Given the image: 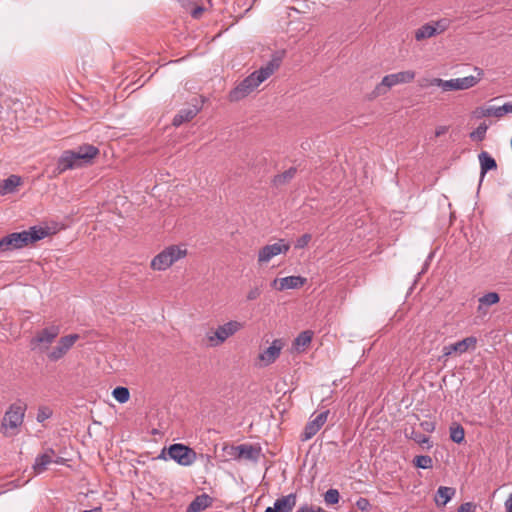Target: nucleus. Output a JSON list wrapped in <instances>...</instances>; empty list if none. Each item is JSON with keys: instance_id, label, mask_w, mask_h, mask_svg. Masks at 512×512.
Listing matches in <instances>:
<instances>
[{"instance_id": "nucleus-27", "label": "nucleus", "mask_w": 512, "mask_h": 512, "mask_svg": "<svg viewBox=\"0 0 512 512\" xmlns=\"http://www.w3.org/2000/svg\"><path fill=\"white\" fill-rule=\"evenodd\" d=\"M296 168L290 167L288 170L284 171L281 174H277L273 178V184L275 186H281L289 182L292 178H294L296 174Z\"/></svg>"}, {"instance_id": "nucleus-15", "label": "nucleus", "mask_w": 512, "mask_h": 512, "mask_svg": "<svg viewBox=\"0 0 512 512\" xmlns=\"http://www.w3.org/2000/svg\"><path fill=\"white\" fill-rule=\"evenodd\" d=\"M229 454L235 459L244 458L247 460L257 461L260 449L250 444H241L238 446H231Z\"/></svg>"}, {"instance_id": "nucleus-42", "label": "nucleus", "mask_w": 512, "mask_h": 512, "mask_svg": "<svg viewBox=\"0 0 512 512\" xmlns=\"http://www.w3.org/2000/svg\"><path fill=\"white\" fill-rule=\"evenodd\" d=\"M356 506L361 511H367L368 508L370 507V503L368 499L360 497L356 502Z\"/></svg>"}, {"instance_id": "nucleus-20", "label": "nucleus", "mask_w": 512, "mask_h": 512, "mask_svg": "<svg viewBox=\"0 0 512 512\" xmlns=\"http://www.w3.org/2000/svg\"><path fill=\"white\" fill-rule=\"evenodd\" d=\"M55 451L52 448H47L42 454L38 455L33 464L35 474H41L46 471L47 466L52 463Z\"/></svg>"}, {"instance_id": "nucleus-11", "label": "nucleus", "mask_w": 512, "mask_h": 512, "mask_svg": "<svg viewBox=\"0 0 512 512\" xmlns=\"http://www.w3.org/2000/svg\"><path fill=\"white\" fill-rule=\"evenodd\" d=\"M99 154V149L91 144H83L73 150V158L77 163V168L89 165Z\"/></svg>"}, {"instance_id": "nucleus-7", "label": "nucleus", "mask_w": 512, "mask_h": 512, "mask_svg": "<svg viewBox=\"0 0 512 512\" xmlns=\"http://www.w3.org/2000/svg\"><path fill=\"white\" fill-rule=\"evenodd\" d=\"M243 326V323L236 320H231L223 325H219L214 332L207 334L210 346L217 347L223 344L229 337L240 331Z\"/></svg>"}, {"instance_id": "nucleus-38", "label": "nucleus", "mask_w": 512, "mask_h": 512, "mask_svg": "<svg viewBox=\"0 0 512 512\" xmlns=\"http://www.w3.org/2000/svg\"><path fill=\"white\" fill-rule=\"evenodd\" d=\"M262 294V285H255L249 289L246 295L247 301H254Z\"/></svg>"}, {"instance_id": "nucleus-50", "label": "nucleus", "mask_w": 512, "mask_h": 512, "mask_svg": "<svg viewBox=\"0 0 512 512\" xmlns=\"http://www.w3.org/2000/svg\"><path fill=\"white\" fill-rule=\"evenodd\" d=\"M82 512H102V509L100 507H96L90 510H84Z\"/></svg>"}, {"instance_id": "nucleus-39", "label": "nucleus", "mask_w": 512, "mask_h": 512, "mask_svg": "<svg viewBox=\"0 0 512 512\" xmlns=\"http://www.w3.org/2000/svg\"><path fill=\"white\" fill-rule=\"evenodd\" d=\"M311 240V235L306 233L299 237L295 243V248L302 249L308 245Z\"/></svg>"}, {"instance_id": "nucleus-14", "label": "nucleus", "mask_w": 512, "mask_h": 512, "mask_svg": "<svg viewBox=\"0 0 512 512\" xmlns=\"http://www.w3.org/2000/svg\"><path fill=\"white\" fill-rule=\"evenodd\" d=\"M477 338L474 336L466 337L461 341L452 343L443 347V356L448 357L453 353L463 354L469 349H475Z\"/></svg>"}, {"instance_id": "nucleus-21", "label": "nucleus", "mask_w": 512, "mask_h": 512, "mask_svg": "<svg viewBox=\"0 0 512 512\" xmlns=\"http://www.w3.org/2000/svg\"><path fill=\"white\" fill-rule=\"evenodd\" d=\"M478 160L480 163V183H481L483 181L485 175L487 174V172L497 169V162L487 151H482L481 153H479Z\"/></svg>"}, {"instance_id": "nucleus-37", "label": "nucleus", "mask_w": 512, "mask_h": 512, "mask_svg": "<svg viewBox=\"0 0 512 512\" xmlns=\"http://www.w3.org/2000/svg\"><path fill=\"white\" fill-rule=\"evenodd\" d=\"M52 410L47 406H40L37 411L36 420L39 423H43L45 420L49 419L52 416Z\"/></svg>"}, {"instance_id": "nucleus-33", "label": "nucleus", "mask_w": 512, "mask_h": 512, "mask_svg": "<svg viewBox=\"0 0 512 512\" xmlns=\"http://www.w3.org/2000/svg\"><path fill=\"white\" fill-rule=\"evenodd\" d=\"M413 462L417 468L421 469H429L433 466L432 458L428 455L416 456Z\"/></svg>"}, {"instance_id": "nucleus-16", "label": "nucleus", "mask_w": 512, "mask_h": 512, "mask_svg": "<svg viewBox=\"0 0 512 512\" xmlns=\"http://www.w3.org/2000/svg\"><path fill=\"white\" fill-rule=\"evenodd\" d=\"M297 503V495L290 493L282 496L274 502L273 507H267L265 512H293Z\"/></svg>"}, {"instance_id": "nucleus-43", "label": "nucleus", "mask_w": 512, "mask_h": 512, "mask_svg": "<svg viewBox=\"0 0 512 512\" xmlns=\"http://www.w3.org/2000/svg\"><path fill=\"white\" fill-rule=\"evenodd\" d=\"M204 10H205V8L202 6H195L194 8L191 9L190 13L194 19H198L201 17Z\"/></svg>"}, {"instance_id": "nucleus-8", "label": "nucleus", "mask_w": 512, "mask_h": 512, "mask_svg": "<svg viewBox=\"0 0 512 512\" xmlns=\"http://www.w3.org/2000/svg\"><path fill=\"white\" fill-rule=\"evenodd\" d=\"M170 459L181 466H191L197 459L196 452L184 444H172L167 449Z\"/></svg>"}, {"instance_id": "nucleus-51", "label": "nucleus", "mask_w": 512, "mask_h": 512, "mask_svg": "<svg viewBox=\"0 0 512 512\" xmlns=\"http://www.w3.org/2000/svg\"><path fill=\"white\" fill-rule=\"evenodd\" d=\"M314 512H327L321 507H315Z\"/></svg>"}, {"instance_id": "nucleus-18", "label": "nucleus", "mask_w": 512, "mask_h": 512, "mask_svg": "<svg viewBox=\"0 0 512 512\" xmlns=\"http://www.w3.org/2000/svg\"><path fill=\"white\" fill-rule=\"evenodd\" d=\"M283 348V342L280 339H275L271 346L266 348L262 353L259 354V359L264 362V365L272 364L279 357Z\"/></svg>"}, {"instance_id": "nucleus-13", "label": "nucleus", "mask_w": 512, "mask_h": 512, "mask_svg": "<svg viewBox=\"0 0 512 512\" xmlns=\"http://www.w3.org/2000/svg\"><path fill=\"white\" fill-rule=\"evenodd\" d=\"M329 411H323L316 415L315 418L310 419L308 423L305 425V428L301 434V440L307 441L311 439L313 436L317 434V432L321 429V427L327 421Z\"/></svg>"}, {"instance_id": "nucleus-28", "label": "nucleus", "mask_w": 512, "mask_h": 512, "mask_svg": "<svg viewBox=\"0 0 512 512\" xmlns=\"http://www.w3.org/2000/svg\"><path fill=\"white\" fill-rule=\"evenodd\" d=\"M486 113L492 114V116H494L496 118H501L507 113H512V102H507L504 105L499 106V107H495V106L487 107Z\"/></svg>"}, {"instance_id": "nucleus-36", "label": "nucleus", "mask_w": 512, "mask_h": 512, "mask_svg": "<svg viewBox=\"0 0 512 512\" xmlns=\"http://www.w3.org/2000/svg\"><path fill=\"white\" fill-rule=\"evenodd\" d=\"M339 499H340V494L337 489L331 488L324 495V501L326 502V504H329V505L337 504L339 502Z\"/></svg>"}, {"instance_id": "nucleus-30", "label": "nucleus", "mask_w": 512, "mask_h": 512, "mask_svg": "<svg viewBox=\"0 0 512 512\" xmlns=\"http://www.w3.org/2000/svg\"><path fill=\"white\" fill-rule=\"evenodd\" d=\"M500 300V297L498 293L496 292H489L484 294L482 297L479 298V307L480 310L482 308V305L491 306L496 303H498Z\"/></svg>"}, {"instance_id": "nucleus-35", "label": "nucleus", "mask_w": 512, "mask_h": 512, "mask_svg": "<svg viewBox=\"0 0 512 512\" xmlns=\"http://www.w3.org/2000/svg\"><path fill=\"white\" fill-rule=\"evenodd\" d=\"M431 23H432L433 29L436 30V35H437V34H441V33L445 32L450 27L451 20H449L447 18H442V19H439V20H437L435 22H431Z\"/></svg>"}, {"instance_id": "nucleus-3", "label": "nucleus", "mask_w": 512, "mask_h": 512, "mask_svg": "<svg viewBox=\"0 0 512 512\" xmlns=\"http://www.w3.org/2000/svg\"><path fill=\"white\" fill-rule=\"evenodd\" d=\"M26 409L27 405L20 400L8 407L1 421V432L5 436H13L17 433V429L24 422Z\"/></svg>"}, {"instance_id": "nucleus-10", "label": "nucleus", "mask_w": 512, "mask_h": 512, "mask_svg": "<svg viewBox=\"0 0 512 512\" xmlns=\"http://www.w3.org/2000/svg\"><path fill=\"white\" fill-rule=\"evenodd\" d=\"M290 245L285 242L284 239H280L278 242L262 247L258 252V262L267 263L273 257L279 254H285L289 251Z\"/></svg>"}, {"instance_id": "nucleus-32", "label": "nucleus", "mask_w": 512, "mask_h": 512, "mask_svg": "<svg viewBox=\"0 0 512 512\" xmlns=\"http://www.w3.org/2000/svg\"><path fill=\"white\" fill-rule=\"evenodd\" d=\"M465 437L464 428L457 424L455 426L450 427V438L453 442L460 444Z\"/></svg>"}, {"instance_id": "nucleus-6", "label": "nucleus", "mask_w": 512, "mask_h": 512, "mask_svg": "<svg viewBox=\"0 0 512 512\" xmlns=\"http://www.w3.org/2000/svg\"><path fill=\"white\" fill-rule=\"evenodd\" d=\"M416 73L412 70L400 71L388 74L383 77L382 81L376 85L372 94L374 97L384 95L388 90L399 84H407L414 80Z\"/></svg>"}, {"instance_id": "nucleus-19", "label": "nucleus", "mask_w": 512, "mask_h": 512, "mask_svg": "<svg viewBox=\"0 0 512 512\" xmlns=\"http://www.w3.org/2000/svg\"><path fill=\"white\" fill-rule=\"evenodd\" d=\"M76 168L77 163H75L73 158V150H65L62 152V154L57 160L55 174H62L67 170H72Z\"/></svg>"}, {"instance_id": "nucleus-29", "label": "nucleus", "mask_w": 512, "mask_h": 512, "mask_svg": "<svg viewBox=\"0 0 512 512\" xmlns=\"http://www.w3.org/2000/svg\"><path fill=\"white\" fill-rule=\"evenodd\" d=\"M312 335H313L312 332L308 331V330L301 332L294 339L293 346L296 349L305 348L308 344H310V342L312 340Z\"/></svg>"}, {"instance_id": "nucleus-45", "label": "nucleus", "mask_w": 512, "mask_h": 512, "mask_svg": "<svg viewBox=\"0 0 512 512\" xmlns=\"http://www.w3.org/2000/svg\"><path fill=\"white\" fill-rule=\"evenodd\" d=\"M315 507L308 504L301 505L296 512H314Z\"/></svg>"}, {"instance_id": "nucleus-46", "label": "nucleus", "mask_w": 512, "mask_h": 512, "mask_svg": "<svg viewBox=\"0 0 512 512\" xmlns=\"http://www.w3.org/2000/svg\"><path fill=\"white\" fill-rule=\"evenodd\" d=\"M448 128L446 126H439L435 130V136L439 137L447 132Z\"/></svg>"}, {"instance_id": "nucleus-40", "label": "nucleus", "mask_w": 512, "mask_h": 512, "mask_svg": "<svg viewBox=\"0 0 512 512\" xmlns=\"http://www.w3.org/2000/svg\"><path fill=\"white\" fill-rule=\"evenodd\" d=\"M476 505L472 502H465L462 503L458 509L457 512H475Z\"/></svg>"}, {"instance_id": "nucleus-49", "label": "nucleus", "mask_w": 512, "mask_h": 512, "mask_svg": "<svg viewBox=\"0 0 512 512\" xmlns=\"http://www.w3.org/2000/svg\"><path fill=\"white\" fill-rule=\"evenodd\" d=\"M65 462H66V459H64L63 457H60V456H56V455L53 457V461H52V463L59 464V465H63V464H65Z\"/></svg>"}, {"instance_id": "nucleus-44", "label": "nucleus", "mask_w": 512, "mask_h": 512, "mask_svg": "<svg viewBox=\"0 0 512 512\" xmlns=\"http://www.w3.org/2000/svg\"><path fill=\"white\" fill-rule=\"evenodd\" d=\"M420 425L423 428V430L426 432H432L435 429V424L431 421H423V422H421Z\"/></svg>"}, {"instance_id": "nucleus-31", "label": "nucleus", "mask_w": 512, "mask_h": 512, "mask_svg": "<svg viewBox=\"0 0 512 512\" xmlns=\"http://www.w3.org/2000/svg\"><path fill=\"white\" fill-rule=\"evenodd\" d=\"M112 396L121 404L126 403L130 398V392L128 388L118 386L113 389Z\"/></svg>"}, {"instance_id": "nucleus-9", "label": "nucleus", "mask_w": 512, "mask_h": 512, "mask_svg": "<svg viewBox=\"0 0 512 512\" xmlns=\"http://www.w3.org/2000/svg\"><path fill=\"white\" fill-rule=\"evenodd\" d=\"M60 333L58 325H51L39 331L35 337L31 339V347L33 350L39 349L40 351L47 350L49 345L54 342Z\"/></svg>"}, {"instance_id": "nucleus-2", "label": "nucleus", "mask_w": 512, "mask_h": 512, "mask_svg": "<svg viewBox=\"0 0 512 512\" xmlns=\"http://www.w3.org/2000/svg\"><path fill=\"white\" fill-rule=\"evenodd\" d=\"M49 234L48 229L33 226L22 232H14L0 239V251L7 252L21 249L44 239Z\"/></svg>"}, {"instance_id": "nucleus-25", "label": "nucleus", "mask_w": 512, "mask_h": 512, "mask_svg": "<svg viewBox=\"0 0 512 512\" xmlns=\"http://www.w3.org/2000/svg\"><path fill=\"white\" fill-rule=\"evenodd\" d=\"M455 493V488L440 486L435 495V502L437 506H445L452 499Z\"/></svg>"}, {"instance_id": "nucleus-23", "label": "nucleus", "mask_w": 512, "mask_h": 512, "mask_svg": "<svg viewBox=\"0 0 512 512\" xmlns=\"http://www.w3.org/2000/svg\"><path fill=\"white\" fill-rule=\"evenodd\" d=\"M21 184V177L14 174L4 180H0V195L3 196L14 193Z\"/></svg>"}, {"instance_id": "nucleus-1", "label": "nucleus", "mask_w": 512, "mask_h": 512, "mask_svg": "<svg viewBox=\"0 0 512 512\" xmlns=\"http://www.w3.org/2000/svg\"><path fill=\"white\" fill-rule=\"evenodd\" d=\"M283 56L284 51L274 53L272 58L264 66L251 73L230 91L229 100L231 102H237L253 92L261 83L278 70L282 63Z\"/></svg>"}, {"instance_id": "nucleus-5", "label": "nucleus", "mask_w": 512, "mask_h": 512, "mask_svg": "<svg viewBox=\"0 0 512 512\" xmlns=\"http://www.w3.org/2000/svg\"><path fill=\"white\" fill-rule=\"evenodd\" d=\"M477 76L470 75L463 78H455L450 80H443L441 78H433L430 80V86H438L443 91L452 90H466L474 87L482 79L483 71L479 68H475Z\"/></svg>"}, {"instance_id": "nucleus-26", "label": "nucleus", "mask_w": 512, "mask_h": 512, "mask_svg": "<svg viewBox=\"0 0 512 512\" xmlns=\"http://www.w3.org/2000/svg\"><path fill=\"white\" fill-rule=\"evenodd\" d=\"M436 35V30L433 29L432 23H426L418 28L415 32V39L421 41L426 38H431Z\"/></svg>"}, {"instance_id": "nucleus-12", "label": "nucleus", "mask_w": 512, "mask_h": 512, "mask_svg": "<svg viewBox=\"0 0 512 512\" xmlns=\"http://www.w3.org/2000/svg\"><path fill=\"white\" fill-rule=\"evenodd\" d=\"M79 339L78 334H70L59 339L57 345L48 353V359L56 362L61 359Z\"/></svg>"}, {"instance_id": "nucleus-17", "label": "nucleus", "mask_w": 512, "mask_h": 512, "mask_svg": "<svg viewBox=\"0 0 512 512\" xmlns=\"http://www.w3.org/2000/svg\"><path fill=\"white\" fill-rule=\"evenodd\" d=\"M306 278L302 276H287L284 278H276L272 282V286L283 291L286 289H297L302 287L306 283Z\"/></svg>"}, {"instance_id": "nucleus-34", "label": "nucleus", "mask_w": 512, "mask_h": 512, "mask_svg": "<svg viewBox=\"0 0 512 512\" xmlns=\"http://www.w3.org/2000/svg\"><path fill=\"white\" fill-rule=\"evenodd\" d=\"M487 129L488 126L485 123H481L473 132L470 133V138L476 141H483L486 136Z\"/></svg>"}, {"instance_id": "nucleus-24", "label": "nucleus", "mask_w": 512, "mask_h": 512, "mask_svg": "<svg viewBox=\"0 0 512 512\" xmlns=\"http://www.w3.org/2000/svg\"><path fill=\"white\" fill-rule=\"evenodd\" d=\"M212 503V498L203 493L194 498V500L188 505L186 512H200L208 508Z\"/></svg>"}, {"instance_id": "nucleus-41", "label": "nucleus", "mask_w": 512, "mask_h": 512, "mask_svg": "<svg viewBox=\"0 0 512 512\" xmlns=\"http://www.w3.org/2000/svg\"><path fill=\"white\" fill-rule=\"evenodd\" d=\"M415 442L419 443V444H424V443H428L429 442V438L424 435V434H421V433H416V432H412L411 436H410Z\"/></svg>"}, {"instance_id": "nucleus-22", "label": "nucleus", "mask_w": 512, "mask_h": 512, "mask_svg": "<svg viewBox=\"0 0 512 512\" xmlns=\"http://www.w3.org/2000/svg\"><path fill=\"white\" fill-rule=\"evenodd\" d=\"M199 111L200 109L197 106L183 108L174 116L172 124L178 127L183 123L192 120Z\"/></svg>"}, {"instance_id": "nucleus-4", "label": "nucleus", "mask_w": 512, "mask_h": 512, "mask_svg": "<svg viewBox=\"0 0 512 512\" xmlns=\"http://www.w3.org/2000/svg\"><path fill=\"white\" fill-rule=\"evenodd\" d=\"M186 255V248L179 245H171L166 247L152 259L150 267L155 271H164Z\"/></svg>"}, {"instance_id": "nucleus-48", "label": "nucleus", "mask_w": 512, "mask_h": 512, "mask_svg": "<svg viewBox=\"0 0 512 512\" xmlns=\"http://www.w3.org/2000/svg\"><path fill=\"white\" fill-rule=\"evenodd\" d=\"M486 111H487V108H479V109H477L476 112L478 113V117H490V116H492V114H487Z\"/></svg>"}, {"instance_id": "nucleus-47", "label": "nucleus", "mask_w": 512, "mask_h": 512, "mask_svg": "<svg viewBox=\"0 0 512 512\" xmlns=\"http://www.w3.org/2000/svg\"><path fill=\"white\" fill-rule=\"evenodd\" d=\"M504 505L506 512H512V494L509 495Z\"/></svg>"}]
</instances>
